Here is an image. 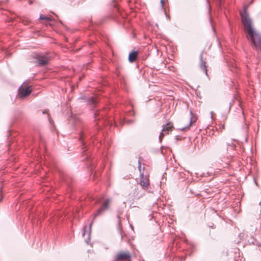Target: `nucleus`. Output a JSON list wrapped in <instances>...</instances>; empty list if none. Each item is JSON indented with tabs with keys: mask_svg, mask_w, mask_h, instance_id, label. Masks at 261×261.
I'll return each instance as SVG.
<instances>
[{
	"mask_svg": "<svg viewBox=\"0 0 261 261\" xmlns=\"http://www.w3.org/2000/svg\"><path fill=\"white\" fill-rule=\"evenodd\" d=\"M118 218L119 219V220H118V223H117V231H118V233H119V234L120 236L121 239L122 240L123 238L122 228V226L120 223L119 216H118Z\"/></svg>",
	"mask_w": 261,
	"mask_h": 261,
	"instance_id": "ddd939ff",
	"label": "nucleus"
},
{
	"mask_svg": "<svg viewBox=\"0 0 261 261\" xmlns=\"http://www.w3.org/2000/svg\"><path fill=\"white\" fill-rule=\"evenodd\" d=\"M48 120H49L50 123H52L51 122L53 121V120H51V119L50 118V117H48Z\"/></svg>",
	"mask_w": 261,
	"mask_h": 261,
	"instance_id": "a878e982",
	"label": "nucleus"
},
{
	"mask_svg": "<svg viewBox=\"0 0 261 261\" xmlns=\"http://www.w3.org/2000/svg\"><path fill=\"white\" fill-rule=\"evenodd\" d=\"M222 128L224 129V125H222Z\"/></svg>",
	"mask_w": 261,
	"mask_h": 261,
	"instance_id": "7c9ffc66",
	"label": "nucleus"
},
{
	"mask_svg": "<svg viewBox=\"0 0 261 261\" xmlns=\"http://www.w3.org/2000/svg\"><path fill=\"white\" fill-rule=\"evenodd\" d=\"M120 15H121V18L122 19H124V16L121 14H120Z\"/></svg>",
	"mask_w": 261,
	"mask_h": 261,
	"instance_id": "bb28decb",
	"label": "nucleus"
},
{
	"mask_svg": "<svg viewBox=\"0 0 261 261\" xmlns=\"http://www.w3.org/2000/svg\"><path fill=\"white\" fill-rule=\"evenodd\" d=\"M69 121L72 126L73 129L76 130L79 134V140L82 146L83 160L87 162V167L90 168V170H92L94 168V162L91 158L88 145L91 143L94 144L95 141L97 140L96 135L100 129L99 127L95 126L94 128L88 127L81 119L76 116H71Z\"/></svg>",
	"mask_w": 261,
	"mask_h": 261,
	"instance_id": "f257e3e1",
	"label": "nucleus"
},
{
	"mask_svg": "<svg viewBox=\"0 0 261 261\" xmlns=\"http://www.w3.org/2000/svg\"><path fill=\"white\" fill-rule=\"evenodd\" d=\"M127 123H129V124L133 123H134V120H128L127 121Z\"/></svg>",
	"mask_w": 261,
	"mask_h": 261,
	"instance_id": "5701e85b",
	"label": "nucleus"
},
{
	"mask_svg": "<svg viewBox=\"0 0 261 261\" xmlns=\"http://www.w3.org/2000/svg\"><path fill=\"white\" fill-rule=\"evenodd\" d=\"M117 19H118V18H119L118 17V16H116V17L115 19L116 20V19H117Z\"/></svg>",
	"mask_w": 261,
	"mask_h": 261,
	"instance_id": "2f4dec72",
	"label": "nucleus"
},
{
	"mask_svg": "<svg viewBox=\"0 0 261 261\" xmlns=\"http://www.w3.org/2000/svg\"><path fill=\"white\" fill-rule=\"evenodd\" d=\"M203 56H202V53H201L199 56L200 58V68L202 70L204 73L207 75V67L206 66V63L202 59Z\"/></svg>",
	"mask_w": 261,
	"mask_h": 261,
	"instance_id": "9b49d317",
	"label": "nucleus"
},
{
	"mask_svg": "<svg viewBox=\"0 0 261 261\" xmlns=\"http://www.w3.org/2000/svg\"><path fill=\"white\" fill-rule=\"evenodd\" d=\"M190 114H191V119H190V124L187 125V126L183 127L182 128H180V129L183 131H185L189 129L190 128V125L192 124V123L194 122L196 120V118L195 117H194L193 116V114L191 111H190Z\"/></svg>",
	"mask_w": 261,
	"mask_h": 261,
	"instance_id": "f8f14e48",
	"label": "nucleus"
},
{
	"mask_svg": "<svg viewBox=\"0 0 261 261\" xmlns=\"http://www.w3.org/2000/svg\"><path fill=\"white\" fill-rule=\"evenodd\" d=\"M39 19L45 20H46L47 21L49 22L51 20V18L49 17H47V16H45L41 14L39 17Z\"/></svg>",
	"mask_w": 261,
	"mask_h": 261,
	"instance_id": "a211bd4d",
	"label": "nucleus"
},
{
	"mask_svg": "<svg viewBox=\"0 0 261 261\" xmlns=\"http://www.w3.org/2000/svg\"><path fill=\"white\" fill-rule=\"evenodd\" d=\"M53 57L49 53H40L35 55L34 58L39 66H45L49 64Z\"/></svg>",
	"mask_w": 261,
	"mask_h": 261,
	"instance_id": "20e7f679",
	"label": "nucleus"
},
{
	"mask_svg": "<svg viewBox=\"0 0 261 261\" xmlns=\"http://www.w3.org/2000/svg\"><path fill=\"white\" fill-rule=\"evenodd\" d=\"M164 0H161V7L163 9L164 8Z\"/></svg>",
	"mask_w": 261,
	"mask_h": 261,
	"instance_id": "4be33fe9",
	"label": "nucleus"
},
{
	"mask_svg": "<svg viewBox=\"0 0 261 261\" xmlns=\"http://www.w3.org/2000/svg\"><path fill=\"white\" fill-rule=\"evenodd\" d=\"M134 114V112H130V115H133Z\"/></svg>",
	"mask_w": 261,
	"mask_h": 261,
	"instance_id": "c85d7f7f",
	"label": "nucleus"
},
{
	"mask_svg": "<svg viewBox=\"0 0 261 261\" xmlns=\"http://www.w3.org/2000/svg\"><path fill=\"white\" fill-rule=\"evenodd\" d=\"M79 99H83V98H82V97H80Z\"/></svg>",
	"mask_w": 261,
	"mask_h": 261,
	"instance_id": "f704fd0d",
	"label": "nucleus"
},
{
	"mask_svg": "<svg viewBox=\"0 0 261 261\" xmlns=\"http://www.w3.org/2000/svg\"><path fill=\"white\" fill-rule=\"evenodd\" d=\"M147 25H148V28H149V25H150L149 22L148 21Z\"/></svg>",
	"mask_w": 261,
	"mask_h": 261,
	"instance_id": "c756f323",
	"label": "nucleus"
},
{
	"mask_svg": "<svg viewBox=\"0 0 261 261\" xmlns=\"http://www.w3.org/2000/svg\"><path fill=\"white\" fill-rule=\"evenodd\" d=\"M158 215V213L156 212L152 211L151 214H149L148 216V218H149V220L150 221H153V219H156V216ZM154 222H155V229L156 230V232H158L160 231V227L159 226V224H158L157 221L154 219Z\"/></svg>",
	"mask_w": 261,
	"mask_h": 261,
	"instance_id": "1a4fd4ad",
	"label": "nucleus"
},
{
	"mask_svg": "<svg viewBox=\"0 0 261 261\" xmlns=\"http://www.w3.org/2000/svg\"><path fill=\"white\" fill-rule=\"evenodd\" d=\"M2 192H3L2 189L1 188H0V202L3 200V195Z\"/></svg>",
	"mask_w": 261,
	"mask_h": 261,
	"instance_id": "6ab92c4d",
	"label": "nucleus"
},
{
	"mask_svg": "<svg viewBox=\"0 0 261 261\" xmlns=\"http://www.w3.org/2000/svg\"><path fill=\"white\" fill-rule=\"evenodd\" d=\"M87 102L88 104L91 106V110L93 111V113L94 121L97 122L101 119H103L106 115L105 110H100L99 109L94 110V108L96 107L98 102L97 99L93 97H91L88 99Z\"/></svg>",
	"mask_w": 261,
	"mask_h": 261,
	"instance_id": "7ed1b4c3",
	"label": "nucleus"
},
{
	"mask_svg": "<svg viewBox=\"0 0 261 261\" xmlns=\"http://www.w3.org/2000/svg\"><path fill=\"white\" fill-rule=\"evenodd\" d=\"M130 260L131 255L128 252H119L115 258V261H130Z\"/></svg>",
	"mask_w": 261,
	"mask_h": 261,
	"instance_id": "423d86ee",
	"label": "nucleus"
},
{
	"mask_svg": "<svg viewBox=\"0 0 261 261\" xmlns=\"http://www.w3.org/2000/svg\"><path fill=\"white\" fill-rule=\"evenodd\" d=\"M117 2H118V0H112V5L116 9V10L117 11L118 13L120 14L119 9L117 7V6H118Z\"/></svg>",
	"mask_w": 261,
	"mask_h": 261,
	"instance_id": "dca6fc26",
	"label": "nucleus"
},
{
	"mask_svg": "<svg viewBox=\"0 0 261 261\" xmlns=\"http://www.w3.org/2000/svg\"><path fill=\"white\" fill-rule=\"evenodd\" d=\"M42 113L44 114H45V113H47V110H44V111H42Z\"/></svg>",
	"mask_w": 261,
	"mask_h": 261,
	"instance_id": "393cba45",
	"label": "nucleus"
},
{
	"mask_svg": "<svg viewBox=\"0 0 261 261\" xmlns=\"http://www.w3.org/2000/svg\"><path fill=\"white\" fill-rule=\"evenodd\" d=\"M221 1L222 0H219V6L220 7L221 5Z\"/></svg>",
	"mask_w": 261,
	"mask_h": 261,
	"instance_id": "cd10ccee",
	"label": "nucleus"
},
{
	"mask_svg": "<svg viewBox=\"0 0 261 261\" xmlns=\"http://www.w3.org/2000/svg\"><path fill=\"white\" fill-rule=\"evenodd\" d=\"M116 21H117L119 23H121V20H120V18H117L116 19Z\"/></svg>",
	"mask_w": 261,
	"mask_h": 261,
	"instance_id": "b1692460",
	"label": "nucleus"
},
{
	"mask_svg": "<svg viewBox=\"0 0 261 261\" xmlns=\"http://www.w3.org/2000/svg\"><path fill=\"white\" fill-rule=\"evenodd\" d=\"M233 101H232V102H229L228 106V111H229L231 108V107L233 103Z\"/></svg>",
	"mask_w": 261,
	"mask_h": 261,
	"instance_id": "412c9836",
	"label": "nucleus"
},
{
	"mask_svg": "<svg viewBox=\"0 0 261 261\" xmlns=\"http://www.w3.org/2000/svg\"><path fill=\"white\" fill-rule=\"evenodd\" d=\"M250 243H252L253 244H255L257 246H261L260 244H259L256 240H254V241H252L251 242H250Z\"/></svg>",
	"mask_w": 261,
	"mask_h": 261,
	"instance_id": "aec40b11",
	"label": "nucleus"
},
{
	"mask_svg": "<svg viewBox=\"0 0 261 261\" xmlns=\"http://www.w3.org/2000/svg\"><path fill=\"white\" fill-rule=\"evenodd\" d=\"M162 132L159 136V141L162 142L163 137L166 134H168L169 132H171L173 129V126L170 122L166 124L163 125Z\"/></svg>",
	"mask_w": 261,
	"mask_h": 261,
	"instance_id": "39448f33",
	"label": "nucleus"
},
{
	"mask_svg": "<svg viewBox=\"0 0 261 261\" xmlns=\"http://www.w3.org/2000/svg\"><path fill=\"white\" fill-rule=\"evenodd\" d=\"M138 169L140 171V185L145 189L147 188V180H146V177H144V173L141 172V163L140 162L138 161Z\"/></svg>",
	"mask_w": 261,
	"mask_h": 261,
	"instance_id": "6e6552de",
	"label": "nucleus"
},
{
	"mask_svg": "<svg viewBox=\"0 0 261 261\" xmlns=\"http://www.w3.org/2000/svg\"><path fill=\"white\" fill-rule=\"evenodd\" d=\"M147 185H148V187H149V182H148Z\"/></svg>",
	"mask_w": 261,
	"mask_h": 261,
	"instance_id": "72a5a7b5",
	"label": "nucleus"
},
{
	"mask_svg": "<svg viewBox=\"0 0 261 261\" xmlns=\"http://www.w3.org/2000/svg\"><path fill=\"white\" fill-rule=\"evenodd\" d=\"M103 198H97L96 200V203H101L103 202L102 205H101L100 207L97 210L96 213H95L93 215V218L92 221V222L90 223L89 226L87 227V226H85L84 227L83 229V236L85 237L86 234L87 233V237L85 239V242L87 243H88L89 241L90 240V234L91 233V227L92 226V224L94 221V219L95 218L98 216L101 215L102 214H103L106 211H107L109 207V203L110 202V199H107L106 201H103Z\"/></svg>",
	"mask_w": 261,
	"mask_h": 261,
	"instance_id": "f03ea898",
	"label": "nucleus"
},
{
	"mask_svg": "<svg viewBox=\"0 0 261 261\" xmlns=\"http://www.w3.org/2000/svg\"><path fill=\"white\" fill-rule=\"evenodd\" d=\"M32 3V1H30V4H31Z\"/></svg>",
	"mask_w": 261,
	"mask_h": 261,
	"instance_id": "473e14b6",
	"label": "nucleus"
},
{
	"mask_svg": "<svg viewBox=\"0 0 261 261\" xmlns=\"http://www.w3.org/2000/svg\"><path fill=\"white\" fill-rule=\"evenodd\" d=\"M139 52L138 50H132L130 51L128 55V61L130 63L135 62L139 55Z\"/></svg>",
	"mask_w": 261,
	"mask_h": 261,
	"instance_id": "9d476101",
	"label": "nucleus"
},
{
	"mask_svg": "<svg viewBox=\"0 0 261 261\" xmlns=\"http://www.w3.org/2000/svg\"><path fill=\"white\" fill-rule=\"evenodd\" d=\"M165 148L164 146H161L160 149H158L156 150H152V151L155 153H160L163 155L165 154V152L164 151V149Z\"/></svg>",
	"mask_w": 261,
	"mask_h": 261,
	"instance_id": "f3484780",
	"label": "nucleus"
},
{
	"mask_svg": "<svg viewBox=\"0 0 261 261\" xmlns=\"http://www.w3.org/2000/svg\"><path fill=\"white\" fill-rule=\"evenodd\" d=\"M32 92L30 87L21 86L18 89V95L21 99L29 95Z\"/></svg>",
	"mask_w": 261,
	"mask_h": 261,
	"instance_id": "0eeeda50",
	"label": "nucleus"
},
{
	"mask_svg": "<svg viewBox=\"0 0 261 261\" xmlns=\"http://www.w3.org/2000/svg\"><path fill=\"white\" fill-rule=\"evenodd\" d=\"M226 146H227L226 150H227L228 153H229V151H230L231 150H234L235 147H236L235 144L232 142H231V143L227 142Z\"/></svg>",
	"mask_w": 261,
	"mask_h": 261,
	"instance_id": "4468645a",
	"label": "nucleus"
},
{
	"mask_svg": "<svg viewBox=\"0 0 261 261\" xmlns=\"http://www.w3.org/2000/svg\"><path fill=\"white\" fill-rule=\"evenodd\" d=\"M149 42H151V40L150 38H148V51L150 49V48H151L150 50L151 51L156 52L158 51V49H156V47H154L153 45H149Z\"/></svg>",
	"mask_w": 261,
	"mask_h": 261,
	"instance_id": "2eb2a0df",
	"label": "nucleus"
}]
</instances>
